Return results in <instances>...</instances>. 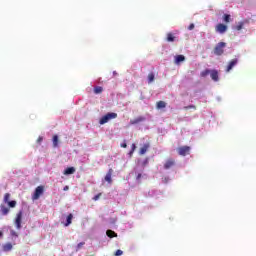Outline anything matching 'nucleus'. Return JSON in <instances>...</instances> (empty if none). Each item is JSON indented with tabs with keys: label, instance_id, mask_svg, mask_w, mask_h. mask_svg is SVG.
I'll return each instance as SVG.
<instances>
[{
	"label": "nucleus",
	"instance_id": "6ab92c4d",
	"mask_svg": "<svg viewBox=\"0 0 256 256\" xmlns=\"http://www.w3.org/2000/svg\"><path fill=\"white\" fill-rule=\"evenodd\" d=\"M106 235H107V237H109L110 239H113V237H117V233H115V231H113V230H107V231H106Z\"/></svg>",
	"mask_w": 256,
	"mask_h": 256
},
{
	"label": "nucleus",
	"instance_id": "aec40b11",
	"mask_svg": "<svg viewBox=\"0 0 256 256\" xmlns=\"http://www.w3.org/2000/svg\"><path fill=\"white\" fill-rule=\"evenodd\" d=\"M166 41H168V43H173V41H175V36L173 35V33L167 34Z\"/></svg>",
	"mask_w": 256,
	"mask_h": 256
},
{
	"label": "nucleus",
	"instance_id": "9b49d317",
	"mask_svg": "<svg viewBox=\"0 0 256 256\" xmlns=\"http://www.w3.org/2000/svg\"><path fill=\"white\" fill-rule=\"evenodd\" d=\"M210 77L212 79V81H219V71L217 70H210Z\"/></svg>",
	"mask_w": 256,
	"mask_h": 256
},
{
	"label": "nucleus",
	"instance_id": "1a4fd4ad",
	"mask_svg": "<svg viewBox=\"0 0 256 256\" xmlns=\"http://www.w3.org/2000/svg\"><path fill=\"white\" fill-rule=\"evenodd\" d=\"M216 32L217 33H221L223 35V33H226L227 32V25L225 24H218L216 26Z\"/></svg>",
	"mask_w": 256,
	"mask_h": 256
},
{
	"label": "nucleus",
	"instance_id": "2f4dec72",
	"mask_svg": "<svg viewBox=\"0 0 256 256\" xmlns=\"http://www.w3.org/2000/svg\"><path fill=\"white\" fill-rule=\"evenodd\" d=\"M121 255H123V251L122 250H117L115 252V256H121Z\"/></svg>",
	"mask_w": 256,
	"mask_h": 256
},
{
	"label": "nucleus",
	"instance_id": "5701e85b",
	"mask_svg": "<svg viewBox=\"0 0 256 256\" xmlns=\"http://www.w3.org/2000/svg\"><path fill=\"white\" fill-rule=\"evenodd\" d=\"M155 81V74L153 72H150L148 74V83H153Z\"/></svg>",
	"mask_w": 256,
	"mask_h": 256
},
{
	"label": "nucleus",
	"instance_id": "a878e982",
	"mask_svg": "<svg viewBox=\"0 0 256 256\" xmlns=\"http://www.w3.org/2000/svg\"><path fill=\"white\" fill-rule=\"evenodd\" d=\"M223 21H224V23H230V21H231V15H229V14H224V16H223Z\"/></svg>",
	"mask_w": 256,
	"mask_h": 256
},
{
	"label": "nucleus",
	"instance_id": "bb28decb",
	"mask_svg": "<svg viewBox=\"0 0 256 256\" xmlns=\"http://www.w3.org/2000/svg\"><path fill=\"white\" fill-rule=\"evenodd\" d=\"M211 74V70L206 69L200 73V77H207V75Z\"/></svg>",
	"mask_w": 256,
	"mask_h": 256
},
{
	"label": "nucleus",
	"instance_id": "20e7f679",
	"mask_svg": "<svg viewBox=\"0 0 256 256\" xmlns=\"http://www.w3.org/2000/svg\"><path fill=\"white\" fill-rule=\"evenodd\" d=\"M43 193H45V186L36 187L34 194L32 195V200L37 201V199H39Z\"/></svg>",
	"mask_w": 256,
	"mask_h": 256
},
{
	"label": "nucleus",
	"instance_id": "b1692460",
	"mask_svg": "<svg viewBox=\"0 0 256 256\" xmlns=\"http://www.w3.org/2000/svg\"><path fill=\"white\" fill-rule=\"evenodd\" d=\"M11 249H13V245L11 243H6L4 246H3V251H11Z\"/></svg>",
	"mask_w": 256,
	"mask_h": 256
},
{
	"label": "nucleus",
	"instance_id": "423d86ee",
	"mask_svg": "<svg viewBox=\"0 0 256 256\" xmlns=\"http://www.w3.org/2000/svg\"><path fill=\"white\" fill-rule=\"evenodd\" d=\"M178 155L181 157H185L191 153V147L189 146H181L177 148Z\"/></svg>",
	"mask_w": 256,
	"mask_h": 256
},
{
	"label": "nucleus",
	"instance_id": "4468645a",
	"mask_svg": "<svg viewBox=\"0 0 256 256\" xmlns=\"http://www.w3.org/2000/svg\"><path fill=\"white\" fill-rule=\"evenodd\" d=\"M183 61H185V57L183 55H177L175 56V61L174 63L176 65H180L181 63H183Z\"/></svg>",
	"mask_w": 256,
	"mask_h": 256
},
{
	"label": "nucleus",
	"instance_id": "4be33fe9",
	"mask_svg": "<svg viewBox=\"0 0 256 256\" xmlns=\"http://www.w3.org/2000/svg\"><path fill=\"white\" fill-rule=\"evenodd\" d=\"M94 93H95V95H99V94L103 93V87H101V86L94 87Z\"/></svg>",
	"mask_w": 256,
	"mask_h": 256
},
{
	"label": "nucleus",
	"instance_id": "e433bc0d",
	"mask_svg": "<svg viewBox=\"0 0 256 256\" xmlns=\"http://www.w3.org/2000/svg\"><path fill=\"white\" fill-rule=\"evenodd\" d=\"M63 191H69V186H65V187L63 188Z\"/></svg>",
	"mask_w": 256,
	"mask_h": 256
},
{
	"label": "nucleus",
	"instance_id": "2eb2a0df",
	"mask_svg": "<svg viewBox=\"0 0 256 256\" xmlns=\"http://www.w3.org/2000/svg\"><path fill=\"white\" fill-rule=\"evenodd\" d=\"M149 143L144 144L142 148H140V155H145L147 153V151L149 150Z\"/></svg>",
	"mask_w": 256,
	"mask_h": 256
},
{
	"label": "nucleus",
	"instance_id": "f8f14e48",
	"mask_svg": "<svg viewBox=\"0 0 256 256\" xmlns=\"http://www.w3.org/2000/svg\"><path fill=\"white\" fill-rule=\"evenodd\" d=\"M113 176V170L112 168H110L105 176V181H107V183L112 184L113 183V179L111 178Z\"/></svg>",
	"mask_w": 256,
	"mask_h": 256
},
{
	"label": "nucleus",
	"instance_id": "412c9836",
	"mask_svg": "<svg viewBox=\"0 0 256 256\" xmlns=\"http://www.w3.org/2000/svg\"><path fill=\"white\" fill-rule=\"evenodd\" d=\"M52 141H53V147H59V136L54 135Z\"/></svg>",
	"mask_w": 256,
	"mask_h": 256
},
{
	"label": "nucleus",
	"instance_id": "f704fd0d",
	"mask_svg": "<svg viewBox=\"0 0 256 256\" xmlns=\"http://www.w3.org/2000/svg\"><path fill=\"white\" fill-rule=\"evenodd\" d=\"M43 142V136H39L37 139V143H42Z\"/></svg>",
	"mask_w": 256,
	"mask_h": 256
},
{
	"label": "nucleus",
	"instance_id": "58836bf2",
	"mask_svg": "<svg viewBox=\"0 0 256 256\" xmlns=\"http://www.w3.org/2000/svg\"><path fill=\"white\" fill-rule=\"evenodd\" d=\"M1 237H3V232H2V231H0V238H1Z\"/></svg>",
	"mask_w": 256,
	"mask_h": 256
},
{
	"label": "nucleus",
	"instance_id": "72a5a7b5",
	"mask_svg": "<svg viewBox=\"0 0 256 256\" xmlns=\"http://www.w3.org/2000/svg\"><path fill=\"white\" fill-rule=\"evenodd\" d=\"M188 29L189 31H193V29H195V24H190Z\"/></svg>",
	"mask_w": 256,
	"mask_h": 256
},
{
	"label": "nucleus",
	"instance_id": "4c0bfd02",
	"mask_svg": "<svg viewBox=\"0 0 256 256\" xmlns=\"http://www.w3.org/2000/svg\"><path fill=\"white\" fill-rule=\"evenodd\" d=\"M141 178V174H138L136 179H140Z\"/></svg>",
	"mask_w": 256,
	"mask_h": 256
},
{
	"label": "nucleus",
	"instance_id": "c85d7f7f",
	"mask_svg": "<svg viewBox=\"0 0 256 256\" xmlns=\"http://www.w3.org/2000/svg\"><path fill=\"white\" fill-rule=\"evenodd\" d=\"M135 149H137V146L135 144H132L130 155H133V153H135Z\"/></svg>",
	"mask_w": 256,
	"mask_h": 256
},
{
	"label": "nucleus",
	"instance_id": "7ed1b4c3",
	"mask_svg": "<svg viewBox=\"0 0 256 256\" xmlns=\"http://www.w3.org/2000/svg\"><path fill=\"white\" fill-rule=\"evenodd\" d=\"M9 199H11V194L6 193L4 195L3 202L8 204V207H10V209H15V207H17V201H15V200L10 201Z\"/></svg>",
	"mask_w": 256,
	"mask_h": 256
},
{
	"label": "nucleus",
	"instance_id": "f03ea898",
	"mask_svg": "<svg viewBox=\"0 0 256 256\" xmlns=\"http://www.w3.org/2000/svg\"><path fill=\"white\" fill-rule=\"evenodd\" d=\"M225 47H227V43L219 42L214 47V55H217L218 57H221V55H223V53H225Z\"/></svg>",
	"mask_w": 256,
	"mask_h": 256
},
{
	"label": "nucleus",
	"instance_id": "cd10ccee",
	"mask_svg": "<svg viewBox=\"0 0 256 256\" xmlns=\"http://www.w3.org/2000/svg\"><path fill=\"white\" fill-rule=\"evenodd\" d=\"M185 111L189 110V109H197V106L195 105H189V106H185L184 107Z\"/></svg>",
	"mask_w": 256,
	"mask_h": 256
},
{
	"label": "nucleus",
	"instance_id": "c9c22d12",
	"mask_svg": "<svg viewBox=\"0 0 256 256\" xmlns=\"http://www.w3.org/2000/svg\"><path fill=\"white\" fill-rule=\"evenodd\" d=\"M121 147H123V149H127V143L121 144Z\"/></svg>",
	"mask_w": 256,
	"mask_h": 256
},
{
	"label": "nucleus",
	"instance_id": "ddd939ff",
	"mask_svg": "<svg viewBox=\"0 0 256 256\" xmlns=\"http://www.w3.org/2000/svg\"><path fill=\"white\" fill-rule=\"evenodd\" d=\"M9 211H10V209H9V207H7V206H5L4 204H1L0 205V213H1V215H9Z\"/></svg>",
	"mask_w": 256,
	"mask_h": 256
},
{
	"label": "nucleus",
	"instance_id": "393cba45",
	"mask_svg": "<svg viewBox=\"0 0 256 256\" xmlns=\"http://www.w3.org/2000/svg\"><path fill=\"white\" fill-rule=\"evenodd\" d=\"M244 25H245L244 22H239L238 25H236V26L234 27V29H235L236 31H241V29H243Z\"/></svg>",
	"mask_w": 256,
	"mask_h": 256
},
{
	"label": "nucleus",
	"instance_id": "f257e3e1",
	"mask_svg": "<svg viewBox=\"0 0 256 256\" xmlns=\"http://www.w3.org/2000/svg\"><path fill=\"white\" fill-rule=\"evenodd\" d=\"M111 119H117V113L115 112H110L107 113L106 115L102 116L99 120L100 125H105V123H109Z\"/></svg>",
	"mask_w": 256,
	"mask_h": 256
},
{
	"label": "nucleus",
	"instance_id": "dca6fc26",
	"mask_svg": "<svg viewBox=\"0 0 256 256\" xmlns=\"http://www.w3.org/2000/svg\"><path fill=\"white\" fill-rule=\"evenodd\" d=\"M167 107V103L165 101H158L156 103V109H165Z\"/></svg>",
	"mask_w": 256,
	"mask_h": 256
},
{
	"label": "nucleus",
	"instance_id": "f3484780",
	"mask_svg": "<svg viewBox=\"0 0 256 256\" xmlns=\"http://www.w3.org/2000/svg\"><path fill=\"white\" fill-rule=\"evenodd\" d=\"M75 173V167H68L64 170V175H73Z\"/></svg>",
	"mask_w": 256,
	"mask_h": 256
},
{
	"label": "nucleus",
	"instance_id": "a211bd4d",
	"mask_svg": "<svg viewBox=\"0 0 256 256\" xmlns=\"http://www.w3.org/2000/svg\"><path fill=\"white\" fill-rule=\"evenodd\" d=\"M73 221V214H69L66 219L65 227H69Z\"/></svg>",
	"mask_w": 256,
	"mask_h": 256
},
{
	"label": "nucleus",
	"instance_id": "7c9ffc66",
	"mask_svg": "<svg viewBox=\"0 0 256 256\" xmlns=\"http://www.w3.org/2000/svg\"><path fill=\"white\" fill-rule=\"evenodd\" d=\"M101 193H98L97 195H95L94 197H93V201H99V199L101 198Z\"/></svg>",
	"mask_w": 256,
	"mask_h": 256
},
{
	"label": "nucleus",
	"instance_id": "c756f323",
	"mask_svg": "<svg viewBox=\"0 0 256 256\" xmlns=\"http://www.w3.org/2000/svg\"><path fill=\"white\" fill-rule=\"evenodd\" d=\"M83 245H85V242H80L77 247H76V251H79V249L83 248Z\"/></svg>",
	"mask_w": 256,
	"mask_h": 256
},
{
	"label": "nucleus",
	"instance_id": "9d476101",
	"mask_svg": "<svg viewBox=\"0 0 256 256\" xmlns=\"http://www.w3.org/2000/svg\"><path fill=\"white\" fill-rule=\"evenodd\" d=\"M145 121V116H138L135 119L130 120V125H138V123H143Z\"/></svg>",
	"mask_w": 256,
	"mask_h": 256
},
{
	"label": "nucleus",
	"instance_id": "0eeeda50",
	"mask_svg": "<svg viewBox=\"0 0 256 256\" xmlns=\"http://www.w3.org/2000/svg\"><path fill=\"white\" fill-rule=\"evenodd\" d=\"M172 167H175V159L173 158H169L168 160H166V162L164 163V169H171Z\"/></svg>",
	"mask_w": 256,
	"mask_h": 256
},
{
	"label": "nucleus",
	"instance_id": "6e6552de",
	"mask_svg": "<svg viewBox=\"0 0 256 256\" xmlns=\"http://www.w3.org/2000/svg\"><path fill=\"white\" fill-rule=\"evenodd\" d=\"M237 63H239V60H237V58L232 59L228 63V66L226 67V73H229V71H231V69H233V67H235V65H237Z\"/></svg>",
	"mask_w": 256,
	"mask_h": 256
},
{
	"label": "nucleus",
	"instance_id": "39448f33",
	"mask_svg": "<svg viewBox=\"0 0 256 256\" xmlns=\"http://www.w3.org/2000/svg\"><path fill=\"white\" fill-rule=\"evenodd\" d=\"M23 221V210H20L17 214H16V218L14 220V225L16 227V229H21V223Z\"/></svg>",
	"mask_w": 256,
	"mask_h": 256
},
{
	"label": "nucleus",
	"instance_id": "473e14b6",
	"mask_svg": "<svg viewBox=\"0 0 256 256\" xmlns=\"http://www.w3.org/2000/svg\"><path fill=\"white\" fill-rule=\"evenodd\" d=\"M11 235H12V237H18V234H17V232H15V230H11Z\"/></svg>",
	"mask_w": 256,
	"mask_h": 256
}]
</instances>
